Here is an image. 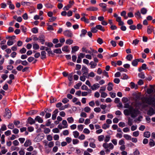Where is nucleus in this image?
<instances>
[{"instance_id": "obj_1", "label": "nucleus", "mask_w": 155, "mask_h": 155, "mask_svg": "<svg viewBox=\"0 0 155 155\" xmlns=\"http://www.w3.org/2000/svg\"><path fill=\"white\" fill-rule=\"evenodd\" d=\"M140 111L137 109H125L124 111V113L126 116L130 114L131 117L134 118L140 114Z\"/></svg>"}, {"instance_id": "obj_2", "label": "nucleus", "mask_w": 155, "mask_h": 155, "mask_svg": "<svg viewBox=\"0 0 155 155\" xmlns=\"http://www.w3.org/2000/svg\"><path fill=\"white\" fill-rule=\"evenodd\" d=\"M142 101L152 107L155 106V98L151 97H144L142 99Z\"/></svg>"}, {"instance_id": "obj_3", "label": "nucleus", "mask_w": 155, "mask_h": 155, "mask_svg": "<svg viewBox=\"0 0 155 155\" xmlns=\"http://www.w3.org/2000/svg\"><path fill=\"white\" fill-rule=\"evenodd\" d=\"M103 147L105 149V152L106 153H108L110 152V150L114 148V146L111 143H104L103 144Z\"/></svg>"}, {"instance_id": "obj_4", "label": "nucleus", "mask_w": 155, "mask_h": 155, "mask_svg": "<svg viewBox=\"0 0 155 155\" xmlns=\"http://www.w3.org/2000/svg\"><path fill=\"white\" fill-rule=\"evenodd\" d=\"M12 116V113L11 111L8 108H6L5 109V112L3 116L6 118L10 119Z\"/></svg>"}, {"instance_id": "obj_5", "label": "nucleus", "mask_w": 155, "mask_h": 155, "mask_svg": "<svg viewBox=\"0 0 155 155\" xmlns=\"http://www.w3.org/2000/svg\"><path fill=\"white\" fill-rule=\"evenodd\" d=\"M35 121H37L39 122V116H37L35 118V120L31 117H29L28 119V123L31 125L34 124Z\"/></svg>"}, {"instance_id": "obj_6", "label": "nucleus", "mask_w": 155, "mask_h": 155, "mask_svg": "<svg viewBox=\"0 0 155 155\" xmlns=\"http://www.w3.org/2000/svg\"><path fill=\"white\" fill-rule=\"evenodd\" d=\"M63 34L65 36L68 37H72L73 35L71 31L69 30L64 31L63 32Z\"/></svg>"}, {"instance_id": "obj_7", "label": "nucleus", "mask_w": 155, "mask_h": 155, "mask_svg": "<svg viewBox=\"0 0 155 155\" xmlns=\"http://www.w3.org/2000/svg\"><path fill=\"white\" fill-rule=\"evenodd\" d=\"M41 127L42 128H43L44 129L43 131L45 134H48L50 131V130L49 128H46L45 126L43 124L41 125Z\"/></svg>"}, {"instance_id": "obj_8", "label": "nucleus", "mask_w": 155, "mask_h": 155, "mask_svg": "<svg viewBox=\"0 0 155 155\" xmlns=\"http://www.w3.org/2000/svg\"><path fill=\"white\" fill-rule=\"evenodd\" d=\"M99 87V84L97 83L94 84L92 86H91V88L92 90L94 91L98 89Z\"/></svg>"}, {"instance_id": "obj_9", "label": "nucleus", "mask_w": 155, "mask_h": 155, "mask_svg": "<svg viewBox=\"0 0 155 155\" xmlns=\"http://www.w3.org/2000/svg\"><path fill=\"white\" fill-rule=\"evenodd\" d=\"M97 8L93 6L87 8L86 10L88 11H96L98 10Z\"/></svg>"}, {"instance_id": "obj_10", "label": "nucleus", "mask_w": 155, "mask_h": 155, "mask_svg": "<svg viewBox=\"0 0 155 155\" xmlns=\"http://www.w3.org/2000/svg\"><path fill=\"white\" fill-rule=\"evenodd\" d=\"M81 70L82 72H83V75L86 74L88 71V69L85 66L82 67Z\"/></svg>"}, {"instance_id": "obj_11", "label": "nucleus", "mask_w": 155, "mask_h": 155, "mask_svg": "<svg viewBox=\"0 0 155 155\" xmlns=\"http://www.w3.org/2000/svg\"><path fill=\"white\" fill-rule=\"evenodd\" d=\"M153 27L152 26H148L147 28V32L148 34H151L153 30Z\"/></svg>"}, {"instance_id": "obj_12", "label": "nucleus", "mask_w": 155, "mask_h": 155, "mask_svg": "<svg viewBox=\"0 0 155 155\" xmlns=\"http://www.w3.org/2000/svg\"><path fill=\"white\" fill-rule=\"evenodd\" d=\"M154 114V110L153 108L150 107L149 110L147 111V114L151 116Z\"/></svg>"}, {"instance_id": "obj_13", "label": "nucleus", "mask_w": 155, "mask_h": 155, "mask_svg": "<svg viewBox=\"0 0 155 155\" xmlns=\"http://www.w3.org/2000/svg\"><path fill=\"white\" fill-rule=\"evenodd\" d=\"M107 89L109 91H111L113 89V87L114 86L113 84L111 82H109L108 84Z\"/></svg>"}, {"instance_id": "obj_14", "label": "nucleus", "mask_w": 155, "mask_h": 155, "mask_svg": "<svg viewBox=\"0 0 155 155\" xmlns=\"http://www.w3.org/2000/svg\"><path fill=\"white\" fill-rule=\"evenodd\" d=\"M99 5L103 8L102 11L104 12L107 11L106 9V5L104 3H101L99 4Z\"/></svg>"}, {"instance_id": "obj_15", "label": "nucleus", "mask_w": 155, "mask_h": 155, "mask_svg": "<svg viewBox=\"0 0 155 155\" xmlns=\"http://www.w3.org/2000/svg\"><path fill=\"white\" fill-rule=\"evenodd\" d=\"M31 143L30 140H27L24 144V146L27 147L31 145Z\"/></svg>"}, {"instance_id": "obj_16", "label": "nucleus", "mask_w": 155, "mask_h": 155, "mask_svg": "<svg viewBox=\"0 0 155 155\" xmlns=\"http://www.w3.org/2000/svg\"><path fill=\"white\" fill-rule=\"evenodd\" d=\"M96 28L98 30H100L101 31H105V29H104V27H103L101 25H96Z\"/></svg>"}, {"instance_id": "obj_17", "label": "nucleus", "mask_w": 155, "mask_h": 155, "mask_svg": "<svg viewBox=\"0 0 155 155\" xmlns=\"http://www.w3.org/2000/svg\"><path fill=\"white\" fill-rule=\"evenodd\" d=\"M72 49V51L71 52L72 53H74L76 51H78L79 49V47L78 46H74V47H73L71 48Z\"/></svg>"}, {"instance_id": "obj_18", "label": "nucleus", "mask_w": 155, "mask_h": 155, "mask_svg": "<svg viewBox=\"0 0 155 155\" xmlns=\"http://www.w3.org/2000/svg\"><path fill=\"white\" fill-rule=\"evenodd\" d=\"M149 143V145L150 147H153L155 145V142L153 139H150Z\"/></svg>"}, {"instance_id": "obj_19", "label": "nucleus", "mask_w": 155, "mask_h": 155, "mask_svg": "<svg viewBox=\"0 0 155 155\" xmlns=\"http://www.w3.org/2000/svg\"><path fill=\"white\" fill-rule=\"evenodd\" d=\"M150 136V132L149 131H147L144 132L143 136L144 137L147 138H149Z\"/></svg>"}, {"instance_id": "obj_20", "label": "nucleus", "mask_w": 155, "mask_h": 155, "mask_svg": "<svg viewBox=\"0 0 155 155\" xmlns=\"http://www.w3.org/2000/svg\"><path fill=\"white\" fill-rule=\"evenodd\" d=\"M62 50L63 51H65L66 52H68L70 51V50L68 48V47L67 46H66L63 47L62 48Z\"/></svg>"}, {"instance_id": "obj_21", "label": "nucleus", "mask_w": 155, "mask_h": 155, "mask_svg": "<svg viewBox=\"0 0 155 155\" xmlns=\"http://www.w3.org/2000/svg\"><path fill=\"white\" fill-rule=\"evenodd\" d=\"M133 122L132 119L129 117L128 119V125L130 126H131L133 124Z\"/></svg>"}, {"instance_id": "obj_22", "label": "nucleus", "mask_w": 155, "mask_h": 155, "mask_svg": "<svg viewBox=\"0 0 155 155\" xmlns=\"http://www.w3.org/2000/svg\"><path fill=\"white\" fill-rule=\"evenodd\" d=\"M39 40L42 44H44L45 42V36L43 35H41L40 37H39Z\"/></svg>"}, {"instance_id": "obj_23", "label": "nucleus", "mask_w": 155, "mask_h": 155, "mask_svg": "<svg viewBox=\"0 0 155 155\" xmlns=\"http://www.w3.org/2000/svg\"><path fill=\"white\" fill-rule=\"evenodd\" d=\"M73 135L75 138H77L78 137L79 133L78 131H74L73 132Z\"/></svg>"}, {"instance_id": "obj_24", "label": "nucleus", "mask_w": 155, "mask_h": 155, "mask_svg": "<svg viewBox=\"0 0 155 155\" xmlns=\"http://www.w3.org/2000/svg\"><path fill=\"white\" fill-rule=\"evenodd\" d=\"M41 58L42 59H44L46 58V53L45 51H43L41 52Z\"/></svg>"}, {"instance_id": "obj_25", "label": "nucleus", "mask_w": 155, "mask_h": 155, "mask_svg": "<svg viewBox=\"0 0 155 155\" xmlns=\"http://www.w3.org/2000/svg\"><path fill=\"white\" fill-rule=\"evenodd\" d=\"M123 136L126 140H130L131 139V137L128 134H124Z\"/></svg>"}, {"instance_id": "obj_26", "label": "nucleus", "mask_w": 155, "mask_h": 155, "mask_svg": "<svg viewBox=\"0 0 155 155\" xmlns=\"http://www.w3.org/2000/svg\"><path fill=\"white\" fill-rule=\"evenodd\" d=\"M135 15L137 19L141 18L140 13L139 11L135 13Z\"/></svg>"}, {"instance_id": "obj_27", "label": "nucleus", "mask_w": 155, "mask_h": 155, "mask_svg": "<svg viewBox=\"0 0 155 155\" xmlns=\"http://www.w3.org/2000/svg\"><path fill=\"white\" fill-rule=\"evenodd\" d=\"M138 59H136L132 61V64L133 66H136L137 65L138 62Z\"/></svg>"}, {"instance_id": "obj_28", "label": "nucleus", "mask_w": 155, "mask_h": 155, "mask_svg": "<svg viewBox=\"0 0 155 155\" xmlns=\"http://www.w3.org/2000/svg\"><path fill=\"white\" fill-rule=\"evenodd\" d=\"M124 107L126 108L134 109L132 107H131L128 103H125L124 104Z\"/></svg>"}, {"instance_id": "obj_29", "label": "nucleus", "mask_w": 155, "mask_h": 155, "mask_svg": "<svg viewBox=\"0 0 155 155\" xmlns=\"http://www.w3.org/2000/svg\"><path fill=\"white\" fill-rule=\"evenodd\" d=\"M62 123V124L64 125V128H67L68 127V123L67 121L65 120H63Z\"/></svg>"}, {"instance_id": "obj_30", "label": "nucleus", "mask_w": 155, "mask_h": 155, "mask_svg": "<svg viewBox=\"0 0 155 155\" xmlns=\"http://www.w3.org/2000/svg\"><path fill=\"white\" fill-rule=\"evenodd\" d=\"M19 150V148L18 147H15V146H12L11 147V150L12 151H18Z\"/></svg>"}, {"instance_id": "obj_31", "label": "nucleus", "mask_w": 155, "mask_h": 155, "mask_svg": "<svg viewBox=\"0 0 155 155\" xmlns=\"http://www.w3.org/2000/svg\"><path fill=\"white\" fill-rule=\"evenodd\" d=\"M104 138V135H101L98 136V139L99 141L101 142L103 140Z\"/></svg>"}, {"instance_id": "obj_32", "label": "nucleus", "mask_w": 155, "mask_h": 155, "mask_svg": "<svg viewBox=\"0 0 155 155\" xmlns=\"http://www.w3.org/2000/svg\"><path fill=\"white\" fill-rule=\"evenodd\" d=\"M130 87L132 89L135 88L136 89L137 87V86L136 85L134 82H131L130 83Z\"/></svg>"}, {"instance_id": "obj_33", "label": "nucleus", "mask_w": 155, "mask_h": 155, "mask_svg": "<svg viewBox=\"0 0 155 155\" xmlns=\"http://www.w3.org/2000/svg\"><path fill=\"white\" fill-rule=\"evenodd\" d=\"M82 84V83L81 82H79L76 85L74 86V87L77 89H79V87Z\"/></svg>"}, {"instance_id": "obj_34", "label": "nucleus", "mask_w": 155, "mask_h": 155, "mask_svg": "<svg viewBox=\"0 0 155 155\" xmlns=\"http://www.w3.org/2000/svg\"><path fill=\"white\" fill-rule=\"evenodd\" d=\"M147 10L146 8H143L140 10V12L143 15L145 14L147 12Z\"/></svg>"}, {"instance_id": "obj_35", "label": "nucleus", "mask_w": 155, "mask_h": 155, "mask_svg": "<svg viewBox=\"0 0 155 155\" xmlns=\"http://www.w3.org/2000/svg\"><path fill=\"white\" fill-rule=\"evenodd\" d=\"M67 120L69 123H72L74 121V119L72 117L68 118Z\"/></svg>"}, {"instance_id": "obj_36", "label": "nucleus", "mask_w": 155, "mask_h": 155, "mask_svg": "<svg viewBox=\"0 0 155 155\" xmlns=\"http://www.w3.org/2000/svg\"><path fill=\"white\" fill-rule=\"evenodd\" d=\"M90 64L91 65V68H95L97 65L96 63H94L93 61H91L90 63Z\"/></svg>"}, {"instance_id": "obj_37", "label": "nucleus", "mask_w": 155, "mask_h": 155, "mask_svg": "<svg viewBox=\"0 0 155 155\" xmlns=\"http://www.w3.org/2000/svg\"><path fill=\"white\" fill-rule=\"evenodd\" d=\"M138 77L144 79L145 78V75L143 72H141L138 74Z\"/></svg>"}, {"instance_id": "obj_38", "label": "nucleus", "mask_w": 155, "mask_h": 155, "mask_svg": "<svg viewBox=\"0 0 155 155\" xmlns=\"http://www.w3.org/2000/svg\"><path fill=\"white\" fill-rule=\"evenodd\" d=\"M110 137L109 135H107L106 136L105 138L104 139V141L105 142V143H107L108 142L110 139Z\"/></svg>"}, {"instance_id": "obj_39", "label": "nucleus", "mask_w": 155, "mask_h": 155, "mask_svg": "<svg viewBox=\"0 0 155 155\" xmlns=\"http://www.w3.org/2000/svg\"><path fill=\"white\" fill-rule=\"evenodd\" d=\"M71 7V5L68 4L67 6L64 7L63 9L64 10H68Z\"/></svg>"}, {"instance_id": "obj_40", "label": "nucleus", "mask_w": 155, "mask_h": 155, "mask_svg": "<svg viewBox=\"0 0 155 155\" xmlns=\"http://www.w3.org/2000/svg\"><path fill=\"white\" fill-rule=\"evenodd\" d=\"M54 52L56 54H61L62 51L60 49H56L54 50Z\"/></svg>"}, {"instance_id": "obj_41", "label": "nucleus", "mask_w": 155, "mask_h": 155, "mask_svg": "<svg viewBox=\"0 0 155 155\" xmlns=\"http://www.w3.org/2000/svg\"><path fill=\"white\" fill-rule=\"evenodd\" d=\"M73 40L71 39H67L66 41V43L68 45H71L73 43Z\"/></svg>"}, {"instance_id": "obj_42", "label": "nucleus", "mask_w": 155, "mask_h": 155, "mask_svg": "<svg viewBox=\"0 0 155 155\" xmlns=\"http://www.w3.org/2000/svg\"><path fill=\"white\" fill-rule=\"evenodd\" d=\"M110 125L107 124H104L102 125V128L104 129H106L107 128H109Z\"/></svg>"}, {"instance_id": "obj_43", "label": "nucleus", "mask_w": 155, "mask_h": 155, "mask_svg": "<svg viewBox=\"0 0 155 155\" xmlns=\"http://www.w3.org/2000/svg\"><path fill=\"white\" fill-rule=\"evenodd\" d=\"M117 70L118 71H120V72L124 71L125 72H126L127 71V70L125 69L124 68L122 67H119L117 68Z\"/></svg>"}, {"instance_id": "obj_44", "label": "nucleus", "mask_w": 155, "mask_h": 155, "mask_svg": "<svg viewBox=\"0 0 155 155\" xmlns=\"http://www.w3.org/2000/svg\"><path fill=\"white\" fill-rule=\"evenodd\" d=\"M82 51L83 52H85L86 53H90V51H88L86 48L84 47H83L81 49Z\"/></svg>"}, {"instance_id": "obj_45", "label": "nucleus", "mask_w": 155, "mask_h": 155, "mask_svg": "<svg viewBox=\"0 0 155 155\" xmlns=\"http://www.w3.org/2000/svg\"><path fill=\"white\" fill-rule=\"evenodd\" d=\"M126 58L128 60L130 61L132 59L133 56L131 54H128L126 57Z\"/></svg>"}, {"instance_id": "obj_46", "label": "nucleus", "mask_w": 155, "mask_h": 155, "mask_svg": "<svg viewBox=\"0 0 155 155\" xmlns=\"http://www.w3.org/2000/svg\"><path fill=\"white\" fill-rule=\"evenodd\" d=\"M84 111H85V112L88 113L91 111V109L89 107L87 106V107H85L84 108Z\"/></svg>"}, {"instance_id": "obj_47", "label": "nucleus", "mask_w": 155, "mask_h": 155, "mask_svg": "<svg viewBox=\"0 0 155 155\" xmlns=\"http://www.w3.org/2000/svg\"><path fill=\"white\" fill-rule=\"evenodd\" d=\"M31 31L33 33L35 34L38 32V29L37 28H34L32 29Z\"/></svg>"}, {"instance_id": "obj_48", "label": "nucleus", "mask_w": 155, "mask_h": 155, "mask_svg": "<svg viewBox=\"0 0 155 155\" xmlns=\"http://www.w3.org/2000/svg\"><path fill=\"white\" fill-rule=\"evenodd\" d=\"M139 41V40L137 39H136L133 41L132 44L135 45H136L138 44Z\"/></svg>"}, {"instance_id": "obj_49", "label": "nucleus", "mask_w": 155, "mask_h": 155, "mask_svg": "<svg viewBox=\"0 0 155 155\" xmlns=\"http://www.w3.org/2000/svg\"><path fill=\"white\" fill-rule=\"evenodd\" d=\"M84 128L83 125L80 124L78 126V128L79 130L82 131Z\"/></svg>"}, {"instance_id": "obj_50", "label": "nucleus", "mask_w": 155, "mask_h": 155, "mask_svg": "<svg viewBox=\"0 0 155 155\" xmlns=\"http://www.w3.org/2000/svg\"><path fill=\"white\" fill-rule=\"evenodd\" d=\"M12 143L14 146H18L19 144V142L17 140H15L12 142Z\"/></svg>"}, {"instance_id": "obj_51", "label": "nucleus", "mask_w": 155, "mask_h": 155, "mask_svg": "<svg viewBox=\"0 0 155 155\" xmlns=\"http://www.w3.org/2000/svg\"><path fill=\"white\" fill-rule=\"evenodd\" d=\"M38 112V111L36 110H33L30 111L29 112L30 115H32L36 114Z\"/></svg>"}, {"instance_id": "obj_52", "label": "nucleus", "mask_w": 155, "mask_h": 155, "mask_svg": "<svg viewBox=\"0 0 155 155\" xmlns=\"http://www.w3.org/2000/svg\"><path fill=\"white\" fill-rule=\"evenodd\" d=\"M54 145V142L53 141H50L48 143V146L49 148L52 147Z\"/></svg>"}, {"instance_id": "obj_53", "label": "nucleus", "mask_w": 155, "mask_h": 155, "mask_svg": "<svg viewBox=\"0 0 155 155\" xmlns=\"http://www.w3.org/2000/svg\"><path fill=\"white\" fill-rule=\"evenodd\" d=\"M139 132L138 131H136L133 132V135L134 137H137L139 135Z\"/></svg>"}, {"instance_id": "obj_54", "label": "nucleus", "mask_w": 155, "mask_h": 155, "mask_svg": "<svg viewBox=\"0 0 155 155\" xmlns=\"http://www.w3.org/2000/svg\"><path fill=\"white\" fill-rule=\"evenodd\" d=\"M97 42L100 45H101L103 42V40L100 38H98Z\"/></svg>"}, {"instance_id": "obj_55", "label": "nucleus", "mask_w": 155, "mask_h": 155, "mask_svg": "<svg viewBox=\"0 0 155 155\" xmlns=\"http://www.w3.org/2000/svg\"><path fill=\"white\" fill-rule=\"evenodd\" d=\"M66 142L67 143H70L72 141V139L71 137H67L65 139Z\"/></svg>"}, {"instance_id": "obj_56", "label": "nucleus", "mask_w": 155, "mask_h": 155, "mask_svg": "<svg viewBox=\"0 0 155 155\" xmlns=\"http://www.w3.org/2000/svg\"><path fill=\"white\" fill-rule=\"evenodd\" d=\"M125 142L124 139H122L119 140V144L120 145H122L125 144Z\"/></svg>"}, {"instance_id": "obj_57", "label": "nucleus", "mask_w": 155, "mask_h": 155, "mask_svg": "<svg viewBox=\"0 0 155 155\" xmlns=\"http://www.w3.org/2000/svg\"><path fill=\"white\" fill-rule=\"evenodd\" d=\"M91 32L94 33H96L97 31V29L96 28V27H94L91 28Z\"/></svg>"}, {"instance_id": "obj_58", "label": "nucleus", "mask_w": 155, "mask_h": 155, "mask_svg": "<svg viewBox=\"0 0 155 155\" xmlns=\"http://www.w3.org/2000/svg\"><path fill=\"white\" fill-rule=\"evenodd\" d=\"M73 74L72 73H71L68 75V78L70 81H71L73 79Z\"/></svg>"}, {"instance_id": "obj_59", "label": "nucleus", "mask_w": 155, "mask_h": 155, "mask_svg": "<svg viewBox=\"0 0 155 155\" xmlns=\"http://www.w3.org/2000/svg\"><path fill=\"white\" fill-rule=\"evenodd\" d=\"M89 146L93 148H95L96 147V144L93 142H90L89 143Z\"/></svg>"}, {"instance_id": "obj_60", "label": "nucleus", "mask_w": 155, "mask_h": 155, "mask_svg": "<svg viewBox=\"0 0 155 155\" xmlns=\"http://www.w3.org/2000/svg\"><path fill=\"white\" fill-rule=\"evenodd\" d=\"M26 51V49L24 48H23L20 50V52L21 54H22L25 53Z\"/></svg>"}, {"instance_id": "obj_61", "label": "nucleus", "mask_w": 155, "mask_h": 155, "mask_svg": "<svg viewBox=\"0 0 155 155\" xmlns=\"http://www.w3.org/2000/svg\"><path fill=\"white\" fill-rule=\"evenodd\" d=\"M101 110L100 108L99 107H96L94 109V111L96 112V113L100 112L101 111Z\"/></svg>"}, {"instance_id": "obj_62", "label": "nucleus", "mask_w": 155, "mask_h": 155, "mask_svg": "<svg viewBox=\"0 0 155 155\" xmlns=\"http://www.w3.org/2000/svg\"><path fill=\"white\" fill-rule=\"evenodd\" d=\"M47 140L49 141H51L53 139L52 137L50 135H48L47 136Z\"/></svg>"}, {"instance_id": "obj_63", "label": "nucleus", "mask_w": 155, "mask_h": 155, "mask_svg": "<svg viewBox=\"0 0 155 155\" xmlns=\"http://www.w3.org/2000/svg\"><path fill=\"white\" fill-rule=\"evenodd\" d=\"M81 89L83 90H87L88 88L84 84L81 87Z\"/></svg>"}, {"instance_id": "obj_64", "label": "nucleus", "mask_w": 155, "mask_h": 155, "mask_svg": "<svg viewBox=\"0 0 155 155\" xmlns=\"http://www.w3.org/2000/svg\"><path fill=\"white\" fill-rule=\"evenodd\" d=\"M83 132L84 134H88L90 133V131L87 128H85Z\"/></svg>"}]
</instances>
